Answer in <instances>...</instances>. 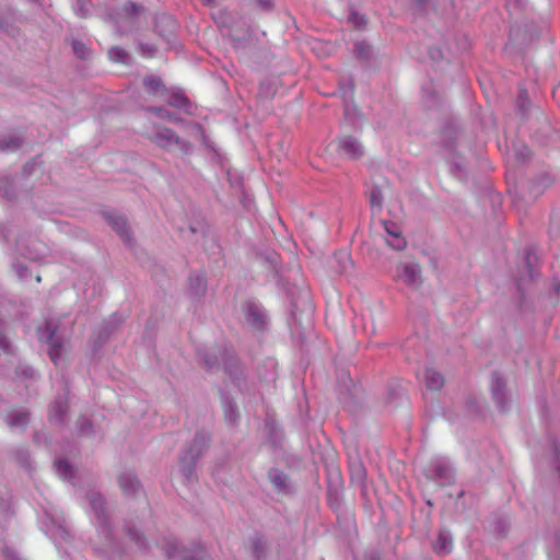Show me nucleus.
<instances>
[{
	"instance_id": "nucleus-1",
	"label": "nucleus",
	"mask_w": 560,
	"mask_h": 560,
	"mask_svg": "<svg viewBox=\"0 0 560 560\" xmlns=\"http://www.w3.org/2000/svg\"><path fill=\"white\" fill-rule=\"evenodd\" d=\"M398 278L409 287H417L421 280L419 265L415 262L401 264L397 267Z\"/></svg>"
},
{
	"instance_id": "nucleus-2",
	"label": "nucleus",
	"mask_w": 560,
	"mask_h": 560,
	"mask_svg": "<svg viewBox=\"0 0 560 560\" xmlns=\"http://www.w3.org/2000/svg\"><path fill=\"white\" fill-rule=\"evenodd\" d=\"M337 147L341 154L350 159H358L363 154V147L352 136H342L337 140Z\"/></svg>"
},
{
	"instance_id": "nucleus-3",
	"label": "nucleus",
	"mask_w": 560,
	"mask_h": 560,
	"mask_svg": "<svg viewBox=\"0 0 560 560\" xmlns=\"http://www.w3.org/2000/svg\"><path fill=\"white\" fill-rule=\"evenodd\" d=\"M383 224L387 235L390 237V240L386 241L387 244L396 250L404 249L407 245V242L402 237L399 226L390 221H385Z\"/></svg>"
},
{
	"instance_id": "nucleus-4",
	"label": "nucleus",
	"mask_w": 560,
	"mask_h": 560,
	"mask_svg": "<svg viewBox=\"0 0 560 560\" xmlns=\"http://www.w3.org/2000/svg\"><path fill=\"white\" fill-rule=\"evenodd\" d=\"M152 140L160 147L165 149H173L179 144V138L168 128H159Z\"/></svg>"
},
{
	"instance_id": "nucleus-5",
	"label": "nucleus",
	"mask_w": 560,
	"mask_h": 560,
	"mask_svg": "<svg viewBox=\"0 0 560 560\" xmlns=\"http://www.w3.org/2000/svg\"><path fill=\"white\" fill-rule=\"evenodd\" d=\"M106 220L109 223V225L120 235V237L125 242L130 241V234L127 225V221L125 218L115 214V213H107Z\"/></svg>"
},
{
	"instance_id": "nucleus-6",
	"label": "nucleus",
	"mask_w": 560,
	"mask_h": 560,
	"mask_svg": "<svg viewBox=\"0 0 560 560\" xmlns=\"http://www.w3.org/2000/svg\"><path fill=\"white\" fill-rule=\"evenodd\" d=\"M145 91L152 96L163 95L166 88L162 80L155 75H148L143 80Z\"/></svg>"
},
{
	"instance_id": "nucleus-7",
	"label": "nucleus",
	"mask_w": 560,
	"mask_h": 560,
	"mask_svg": "<svg viewBox=\"0 0 560 560\" xmlns=\"http://www.w3.org/2000/svg\"><path fill=\"white\" fill-rule=\"evenodd\" d=\"M424 382L430 390H440L444 385V377L434 369H425Z\"/></svg>"
},
{
	"instance_id": "nucleus-8",
	"label": "nucleus",
	"mask_w": 560,
	"mask_h": 560,
	"mask_svg": "<svg viewBox=\"0 0 560 560\" xmlns=\"http://www.w3.org/2000/svg\"><path fill=\"white\" fill-rule=\"evenodd\" d=\"M54 335H55V330H52L49 335L48 355H49L50 360L54 362V364L58 365L59 362L62 360L63 348H62L61 343L52 340Z\"/></svg>"
},
{
	"instance_id": "nucleus-9",
	"label": "nucleus",
	"mask_w": 560,
	"mask_h": 560,
	"mask_svg": "<svg viewBox=\"0 0 560 560\" xmlns=\"http://www.w3.org/2000/svg\"><path fill=\"white\" fill-rule=\"evenodd\" d=\"M452 539L445 533H440L433 544V549L438 553H448L452 549Z\"/></svg>"
},
{
	"instance_id": "nucleus-10",
	"label": "nucleus",
	"mask_w": 560,
	"mask_h": 560,
	"mask_svg": "<svg viewBox=\"0 0 560 560\" xmlns=\"http://www.w3.org/2000/svg\"><path fill=\"white\" fill-rule=\"evenodd\" d=\"M118 482L126 494L137 492L139 488V482L137 478L132 475H121L118 478Z\"/></svg>"
},
{
	"instance_id": "nucleus-11",
	"label": "nucleus",
	"mask_w": 560,
	"mask_h": 560,
	"mask_svg": "<svg viewBox=\"0 0 560 560\" xmlns=\"http://www.w3.org/2000/svg\"><path fill=\"white\" fill-rule=\"evenodd\" d=\"M503 386H504V384H503L502 380L500 377H494V382L492 385V396L501 408L504 407L503 393H502Z\"/></svg>"
},
{
	"instance_id": "nucleus-12",
	"label": "nucleus",
	"mask_w": 560,
	"mask_h": 560,
	"mask_svg": "<svg viewBox=\"0 0 560 560\" xmlns=\"http://www.w3.org/2000/svg\"><path fill=\"white\" fill-rule=\"evenodd\" d=\"M28 422V413L19 412L10 421V425L23 427Z\"/></svg>"
},
{
	"instance_id": "nucleus-13",
	"label": "nucleus",
	"mask_w": 560,
	"mask_h": 560,
	"mask_svg": "<svg viewBox=\"0 0 560 560\" xmlns=\"http://www.w3.org/2000/svg\"><path fill=\"white\" fill-rule=\"evenodd\" d=\"M247 320H248L252 325H254V326H256V327H258V326H260V325H262V324H264V318H262V316H261L260 314H258L257 312H254V311H252V310H249V312H248Z\"/></svg>"
},
{
	"instance_id": "nucleus-14",
	"label": "nucleus",
	"mask_w": 560,
	"mask_h": 560,
	"mask_svg": "<svg viewBox=\"0 0 560 560\" xmlns=\"http://www.w3.org/2000/svg\"><path fill=\"white\" fill-rule=\"evenodd\" d=\"M55 465L60 475H62L65 478L69 477L70 466L66 460L59 459L55 463Z\"/></svg>"
},
{
	"instance_id": "nucleus-15",
	"label": "nucleus",
	"mask_w": 560,
	"mask_h": 560,
	"mask_svg": "<svg viewBox=\"0 0 560 560\" xmlns=\"http://www.w3.org/2000/svg\"><path fill=\"white\" fill-rule=\"evenodd\" d=\"M67 406L62 404H56L51 407V417L56 418V420L61 421V415L66 411Z\"/></svg>"
},
{
	"instance_id": "nucleus-16",
	"label": "nucleus",
	"mask_w": 560,
	"mask_h": 560,
	"mask_svg": "<svg viewBox=\"0 0 560 560\" xmlns=\"http://www.w3.org/2000/svg\"><path fill=\"white\" fill-rule=\"evenodd\" d=\"M72 46H73V51L78 57H80V58L86 57L88 47L83 43L74 42Z\"/></svg>"
},
{
	"instance_id": "nucleus-17",
	"label": "nucleus",
	"mask_w": 560,
	"mask_h": 560,
	"mask_svg": "<svg viewBox=\"0 0 560 560\" xmlns=\"http://www.w3.org/2000/svg\"><path fill=\"white\" fill-rule=\"evenodd\" d=\"M20 144H21L20 139L11 138L8 141L1 142L0 143V149L1 150H15V149H18L20 147Z\"/></svg>"
},
{
	"instance_id": "nucleus-18",
	"label": "nucleus",
	"mask_w": 560,
	"mask_h": 560,
	"mask_svg": "<svg viewBox=\"0 0 560 560\" xmlns=\"http://www.w3.org/2000/svg\"><path fill=\"white\" fill-rule=\"evenodd\" d=\"M349 20L358 27L364 26L366 24L365 18L363 15H360L359 13H352L349 16Z\"/></svg>"
},
{
	"instance_id": "nucleus-19",
	"label": "nucleus",
	"mask_w": 560,
	"mask_h": 560,
	"mask_svg": "<svg viewBox=\"0 0 560 560\" xmlns=\"http://www.w3.org/2000/svg\"><path fill=\"white\" fill-rule=\"evenodd\" d=\"M110 54L113 56H117L118 57V60L120 61H125V58L127 57V54L124 49L121 48H118V47H115L110 50Z\"/></svg>"
},
{
	"instance_id": "nucleus-20",
	"label": "nucleus",
	"mask_w": 560,
	"mask_h": 560,
	"mask_svg": "<svg viewBox=\"0 0 560 560\" xmlns=\"http://www.w3.org/2000/svg\"><path fill=\"white\" fill-rule=\"evenodd\" d=\"M202 559V551L196 550L191 557H188L187 555H183L179 560H201Z\"/></svg>"
},
{
	"instance_id": "nucleus-21",
	"label": "nucleus",
	"mask_w": 560,
	"mask_h": 560,
	"mask_svg": "<svg viewBox=\"0 0 560 560\" xmlns=\"http://www.w3.org/2000/svg\"><path fill=\"white\" fill-rule=\"evenodd\" d=\"M527 101V93L525 91H522L521 92V95H520V102H521V107L523 108L524 106V103Z\"/></svg>"
},
{
	"instance_id": "nucleus-22",
	"label": "nucleus",
	"mask_w": 560,
	"mask_h": 560,
	"mask_svg": "<svg viewBox=\"0 0 560 560\" xmlns=\"http://www.w3.org/2000/svg\"><path fill=\"white\" fill-rule=\"evenodd\" d=\"M371 202H372V203H377V205H380V203H381V202H380V200H377V197H376V196H374V195L371 197Z\"/></svg>"
},
{
	"instance_id": "nucleus-23",
	"label": "nucleus",
	"mask_w": 560,
	"mask_h": 560,
	"mask_svg": "<svg viewBox=\"0 0 560 560\" xmlns=\"http://www.w3.org/2000/svg\"><path fill=\"white\" fill-rule=\"evenodd\" d=\"M214 0H201V2L206 5H210Z\"/></svg>"
}]
</instances>
